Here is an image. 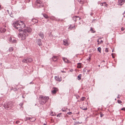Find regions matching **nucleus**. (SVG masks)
<instances>
[{"mask_svg": "<svg viewBox=\"0 0 125 125\" xmlns=\"http://www.w3.org/2000/svg\"><path fill=\"white\" fill-rule=\"evenodd\" d=\"M101 48H100V47H99L98 48L97 50L100 53H101Z\"/></svg>", "mask_w": 125, "mask_h": 125, "instance_id": "nucleus-27", "label": "nucleus"}, {"mask_svg": "<svg viewBox=\"0 0 125 125\" xmlns=\"http://www.w3.org/2000/svg\"><path fill=\"white\" fill-rule=\"evenodd\" d=\"M90 30L91 31V32L92 33H94L95 32V31H94L92 27L91 28Z\"/></svg>", "mask_w": 125, "mask_h": 125, "instance_id": "nucleus-28", "label": "nucleus"}, {"mask_svg": "<svg viewBox=\"0 0 125 125\" xmlns=\"http://www.w3.org/2000/svg\"><path fill=\"white\" fill-rule=\"evenodd\" d=\"M6 27V25H4L3 26V27L0 28V33H2L6 31L5 27Z\"/></svg>", "mask_w": 125, "mask_h": 125, "instance_id": "nucleus-8", "label": "nucleus"}, {"mask_svg": "<svg viewBox=\"0 0 125 125\" xmlns=\"http://www.w3.org/2000/svg\"><path fill=\"white\" fill-rule=\"evenodd\" d=\"M100 4L101 6H103V3H101Z\"/></svg>", "mask_w": 125, "mask_h": 125, "instance_id": "nucleus-44", "label": "nucleus"}, {"mask_svg": "<svg viewBox=\"0 0 125 125\" xmlns=\"http://www.w3.org/2000/svg\"><path fill=\"white\" fill-rule=\"evenodd\" d=\"M100 116L101 117H102L104 115V114H102L101 112L100 113Z\"/></svg>", "mask_w": 125, "mask_h": 125, "instance_id": "nucleus-30", "label": "nucleus"}, {"mask_svg": "<svg viewBox=\"0 0 125 125\" xmlns=\"http://www.w3.org/2000/svg\"><path fill=\"white\" fill-rule=\"evenodd\" d=\"M62 110L63 112H64L66 111V110H64L63 109H62Z\"/></svg>", "mask_w": 125, "mask_h": 125, "instance_id": "nucleus-41", "label": "nucleus"}, {"mask_svg": "<svg viewBox=\"0 0 125 125\" xmlns=\"http://www.w3.org/2000/svg\"><path fill=\"white\" fill-rule=\"evenodd\" d=\"M58 59V57L56 56H53L52 57V59L54 61H56Z\"/></svg>", "mask_w": 125, "mask_h": 125, "instance_id": "nucleus-12", "label": "nucleus"}, {"mask_svg": "<svg viewBox=\"0 0 125 125\" xmlns=\"http://www.w3.org/2000/svg\"><path fill=\"white\" fill-rule=\"evenodd\" d=\"M124 30V29L123 28V27H122L121 28V30L122 31H123Z\"/></svg>", "mask_w": 125, "mask_h": 125, "instance_id": "nucleus-39", "label": "nucleus"}, {"mask_svg": "<svg viewBox=\"0 0 125 125\" xmlns=\"http://www.w3.org/2000/svg\"><path fill=\"white\" fill-rule=\"evenodd\" d=\"M79 2L81 4V5H80V6H81L83 4L84 0H79Z\"/></svg>", "mask_w": 125, "mask_h": 125, "instance_id": "nucleus-18", "label": "nucleus"}, {"mask_svg": "<svg viewBox=\"0 0 125 125\" xmlns=\"http://www.w3.org/2000/svg\"><path fill=\"white\" fill-rule=\"evenodd\" d=\"M33 60L32 58L28 57L23 59L22 61V62L23 63H28L31 62Z\"/></svg>", "mask_w": 125, "mask_h": 125, "instance_id": "nucleus-4", "label": "nucleus"}, {"mask_svg": "<svg viewBox=\"0 0 125 125\" xmlns=\"http://www.w3.org/2000/svg\"><path fill=\"white\" fill-rule=\"evenodd\" d=\"M73 26L72 25H70V27H69L68 29L71 30L73 28Z\"/></svg>", "mask_w": 125, "mask_h": 125, "instance_id": "nucleus-26", "label": "nucleus"}, {"mask_svg": "<svg viewBox=\"0 0 125 125\" xmlns=\"http://www.w3.org/2000/svg\"><path fill=\"white\" fill-rule=\"evenodd\" d=\"M79 23H80V24H81V23H80V22H79Z\"/></svg>", "mask_w": 125, "mask_h": 125, "instance_id": "nucleus-54", "label": "nucleus"}, {"mask_svg": "<svg viewBox=\"0 0 125 125\" xmlns=\"http://www.w3.org/2000/svg\"><path fill=\"white\" fill-rule=\"evenodd\" d=\"M1 9V6H0V9Z\"/></svg>", "mask_w": 125, "mask_h": 125, "instance_id": "nucleus-50", "label": "nucleus"}, {"mask_svg": "<svg viewBox=\"0 0 125 125\" xmlns=\"http://www.w3.org/2000/svg\"><path fill=\"white\" fill-rule=\"evenodd\" d=\"M67 114H68V115H71L72 114V112H68L67 113Z\"/></svg>", "mask_w": 125, "mask_h": 125, "instance_id": "nucleus-33", "label": "nucleus"}, {"mask_svg": "<svg viewBox=\"0 0 125 125\" xmlns=\"http://www.w3.org/2000/svg\"><path fill=\"white\" fill-rule=\"evenodd\" d=\"M58 90V88H54V90L52 91V92L53 93H55Z\"/></svg>", "mask_w": 125, "mask_h": 125, "instance_id": "nucleus-17", "label": "nucleus"}, {"mask_svg": "<svg viewBox=\"0 0 125 125\" xmlns=\"http://www.w3.org/2000/svg\"><path fill=\"white\" fill-rule=\"evenodd\" d=\"M39 36L42 39H43L44 37V35L42 32H41L38 34Z\"/></svg>", "mask_w": 125, "mask_h": 125, "instance_id": "nucleus-14", "label": "nucleus"}, {"mask_svg": "<svg viewBox=\"0 0 125 125\" xmlns=\"http://www.w3.org/2000/svg\"><path fill=\"white\" fill-rule=\"evenodd\" d=\"M123 14L124 15V16L125 17V11L124 13H123Z\"/></svg>", "mask_w": 125, "mask_h": 125, "instance_id": "nucleus-38", "label": "nucleus"}, {"mask_svg": "<svg viewBox=\"0 0 125 125\" xmlns=\"http://www.w3.org/2000/svg\"><path fill=\"white\" fill-rule=\"evenodd\" d=\"M39 98L40 103L42 104H45L49 99L48 97L42 95L40 96Z\"/></svg>", "mask_w": 125, "mask_h": 125, "instance_id": "nucleus-3", "label": "nucleus"}, {"mask_svg": "<svg viewBox=\"0 0 125 125\" xmlns=\"http://www.w3.org/2000/svg\"><path fill=\"white\" fill-rule=\"evenodd\" d=\"M32 118V119H31V120L32 121V120H34V119H34H34H33V118Z\"/></svg>", "mask_w": 125, "mask_h": 125, "instance_id": "nucleus-42", "label": "nucleus"}, {"mask_svg": "<svg viewBox=\"0 0 125 125\" xmlns=\"http://www.w3.org/2000/svg\"><path fill=\"white\" fill-rule=\"evenodd\" d=\"M81 19V18H79V20H80Z\"/></svg>", "mask_w": 125, "mask_h": 125, "instance_id": "nucleus-49", "label": "nucleus"}, {"mask_svg": "<svg viewBox=\"0 0 125 125\" xmlns=\"http://www.w3.org/2000/svg\"><path fill=\"white\" fill-rule=\"evenodd\" d=\"M117 102L119 104H121L122 103V101L120 100H117Z\"/></svg>", "mask_w": 125, "mask_h": 125, "instance_id": "nucleus-31", "label": "nucleus"}, {"mask_svg": "<svg viewBox=\"0 0 125 125\" xmlns=\"http://www.w3.org/2000/svg\"><path fill=\"white\" fill-rule=\"evenodd\" d=\"M89 71H89H88V72Z\"/></svg>", "mask_w": 125, "mask_h": 125, "instance_id": "nucleus-55", "label": "nucleus"}, {"mask_svg": "<svg viewBox=\"0 0 125 125\" xmlns=\"http://www.w3.org/2000/svg\"><path fill=\"white\" fill-rule=\"evenodd\" d=\"M9 40L10 42L13 43H15L16 42V38L13 37H10L9 39Z\"/></svg>", "mask_w": 125, "mask_h": 125, "instance_id": "nucleus-6", "label": "nucleus"}, {"mask_svg": "<svg viewBox=\"0 0 125 125\" xmlns=\"http://www.w3.org/2000/svg\"><path fill=\"white\" fill-rule=\"evenodd\" d=\"M82 65L80 63H79V68H80L82 67Z\"/></svg>", "mask_w": 125, "mask_h": 125, "instance_id": "nucleus-24", "label": "nucleus"}, {"mask_svg": "<svg viewBox=\"0 0 125 125\" xmlns=\"http://www.w3.org/2000/svg\"><path fill=\"white\" fill-rule=\"evenodd\" d=\"M42 15L46 19H47L49 18V17L47 15L45 14H43Z\"/></svg>", "mask_w": 125, "mask_h": 125, "instance_id": "nucleus-19", "label": "nucleus"}, {"mask_svg": "<svg viewBox=\"0 0 125 125\" xmlns=\"http://www.w3.org/2000/svg\"><path fill=\"white\" fill-rule=\"evenodd\" d=\"M55 80L59 82H61L62 80V78L61 77H59L58 76H56L54 77Z\"/></svg>", "mask_w": 125, "mask_h": 125, "instance_id": "nucleus-7", "label": "nucleus"}, {"mask_svg": "<svg viewBox=\"0 0 125 125\" xmlns=\"http://www.w3.org/2000/svg\"><path fill=\"white\" fill-rule=\"evenodd\" d=\"M16 123H17V122H16Z\"/></svg>", "mask_w": 125, "mask_h": 125, "instance_id": "nucleus-53", "label": "nucleus"}, {"mask_svg": "<svg viewBox=\"0 0 125 125\" xmlns=\"http://www.w3.org/2000/svg\"><path fill=\"white\" fill-rule=\"evenodd\" d=\"M103 3H105V2H104Z\"/></svg>", "mask_w": 125, "mask_h": 125, "instance_id": "nucleus-51", "label": "nucleus"}, {"mask_svg": "<svg viewBox=\"0 0 125 125\" xmlns=\"http://www.w3.org/2000/svg\"><path fill=\"white\" fill-rule=\"evenodd\" d=\"M82 75L81 74H80L79 75V80H80L81 79Z\"/></svg>", "mask_w": 125, "mask_h": 125, "instance_id": "nucleus-32", "label": "nucleus"}, {"mask_svg": "<svg viewBox=\"0 0 125 125\" xmlns=\"http://www.w3.org/2000/svg\"><path fill=\"white\" fill-rule=\"evenodd\" d=\"M73 70H71V72H72V71Z\"/></svg>", "mask_w": 125, "mask_h": 125, "instance_id": "nucleus-48", "label": "nucleus"}, {"mask_svg": "<svg viewBox=\"0 0 125 125\" xmlns=\"http://www.w3.org/2000/svg\"><path fill=\"white\" fill-rule=\"evenodd\" d=\"M13 48L12 47H11L9 49V51L10 52H11L13 51Z\"/></svg>", "mask_w": 125, "mask_h": 125, "instance_id": "nucleus-22", "label": "nucleus"}, {"mask_svg": "<svg viewBox=\"0 0 125 125\" xmlns=\"http://www.w3.org/2000/svg\"><path fill=\"white\" fill-rule=\"evenodd\" d=\"M80 108H81L82 109H83V110H86L87 109V107H80Z\"/></svg>", "mask_w": 125, "mask_h": 125, "instance_id": "nucleus-23", "label": "nucleus"}, {"mask_svg": "<svg viewBox=\"0 0 125 125\" xmlns=\"http://www.w3.org/2000/svg\"><path fill=\"white\" fill-rule=\"evenodd\" d=\"M4 106L5 108H9V107L8 105H4Z\"/></svg>", "mask_w": 125, "mask_h": 125, "instance_id": "nucleus-25", "label": "nucleus"}, {"mask_svg": "<svg viewBox=\"0 0 125 125\" xmlns=\"http://www.w3.org/2000/svg\"><path fill=\"white\" fill-rule=\"evenodd\" d=\"M89 71H89H88V72Z\"/></svg>", "mask_w": 125, "mask_h": 125, "instance_id": "nucleus-57", "label": "nucleus"}, {"mask_svg": "<svg viewBox=\"0 0 125 125\" xmlns=\"http://www.w3.org/2000/svg\"><path fill=\"white\" fill-rule=\"evenodd\" d=\"M63 59L65 62L67 63H69L70 62L69 61L67 58H63Z\"/></svg>", "mask_w": 125, "mask_h": 125, "instance_id": "nucleus-15", "label": "nucleus"}, {"mask_svg": "<svg viewBox=\"0 0 125 125\" xmlns=\"http://www.w3.org/2000/svg\"><path fill=\"white\" fill-rule=\"evenodd\" d=\"M118 98H120V97H119V95H118L117 97Z\"/></svg>", "mask_w": 125, "mask_h": 125, "instance_id": "nucleus-43", "label": "nucleus"}, {"mask_svg": "<svg viewBox=\"0 0 125 125\" xmlns=\"http://www.w3.org/2000/svg\"><path fill=\"white\" fill-rule=\"evenodd\" d=\"M100 44H101V43H103V41H102V40H100Z\"/></svg>", "mask_w": 125, "mask_h": 125, "instance_id": "nucleus-35", "label": "nucleus"}, {"mask_svg": "<svg viewBox=\"0 0 125 125\" xmlns=\"http://www.w3.org/2000/svg\"><path fill=\"white\" fill-rule=\"evenodd\" d=\"M32 29L29 27H27L21 31L19 37L22 40L26 39L28 36V34L31 32Z\"/></svg>", "mask_w": 125, "mask_h": 125, "instance_id": "nucleus-1", "label": "nucleus"}, {"mask_svg": "<svg viewBox=\"0 0 125 125\" xmlns=\"http://www.w3.org/2000/svg\"><path fill=\"white\" fill-rule=\"evenodd\" d=\"M50 19L52 20H53L55 19V18L54 17L52 16L50 17Z\"/></svg>", "mask_w": 125, "mask_h": 125, "instance_id": "nucleus-29", "label": "nucleus"}, {"mask_svg": "<svg viewBox=\"0 0 125 125\" xmlns=\"http://www.w3.org/2000/svg\"><path fill=\"white\" fill-rule=\"evenodd\" d=\"M77 64V68H78V63Z\"/></svg>", "mask_w": 125, "mask_h": 125, "instance_id": "nucleus-46", "label": "nucleus"}, {"mask_svg": "<svg viewBox=\"0 0 125 125\" xmlns=\"http://www.w3.org/2000/svg\"><path fill=\"white\" fill-rule=\"evenodd\" d=\"M61 72L62 73H65V72H64V71H62Z\"/></svg>", "mask_w": 125, "mask_h": 125, "instance_id": "nucleus-45", "label": "nucleus"}, {"mask_svg": "<svg viewBox=\"0 0 125 125\" xmlns=\"http://www.w3.org/2000/svg\"><path fill=\"white\" fill-rule=\"evenodd\" d=\"M125 0H119L118 1V4L121 6L125 2Z\"/></svg>", "mask_w": 125, "mask_h": 125, "instance_id": "nucleus-9", "label": "nucleus"}, {"mask_svg": "<svg viewBox=\"0 0 125 125\" xmlns=\"http://www.w3.org/2000/svg\"><path fill=\"white\" fill-rule=\"evenodd\" d=\"M32 22H33L32 24H35L38 22V21L35 19H33L32 20Z\"/></svg>", "mask_w": 125, "mask_h": 125, "instance_id": "nucleus-13", "label": "nucleus"}, {"mask_svg": "<svg viewBox=\"0 0 125 125\" xmlns=\"http://www.w3.org/2000/svg\"><path fill=\"white\" fill-rule=\"evenodd\" d=\"M36 43L39 46L42 45V43L41 40L39 39H38L36 42Z\"/></svg>", "mask_w": 125, "mask_h": 125, "instance_id": "nucleus-10", "label": "nucleus"}, {"mask_svg": "<svg viewBox=\"0 0 125 125\" xmlns=\"http://www.w3.org/2000/svg\"><path fill=\"white\" fill-rule=\"evenodd\" d=\"M102 62H104V61H102Z\"/></svg>", "mask_w": 125, "mask_h": 125, "instance_id": "nucleus-52", "label": "nucleus"}, {"mask_svg": "<svg viewBox=\"0 0 125 125\" xmlns=\"http://www.w3.org/2000/svg\"><path fill=\"white\" fill-rule=\"evenodd\" d=\"M112 54H113V53H112V57H113V58H114V57H113V55H112Z\"/></svg>", "mask_w": 125, "mask_h": 125, "instance_id": "nucleus-47", "label": "nucleus"}, {"mask_svg": "<svg viewBox=\"0 0 125 125\" xmlns=\"http://www.w3.org/2000/svg\"><path fill=\"white\" fill-rule=\"evenodd\" d=\"M13 26L15 28L18 29L19 28H23L25 27L24 21H18L13 23Z\"/></svg>", "mask_w": 125, "mask_h": 125, "instance_id": "nucleus-2", "label": "nucleus"}, {"mask_svg": "<svg viewBox=\"0 0 125 125\" xmlns=\"http://www.w3.org/2000/svg\"><path fill=\"white\" fill-rule=\"evenodd\" d=\"M105 51L106 52H108V48H106L105 49Z\"/></svg>", "mask_w": 125, "mask_h": 125, "instance_id": "nucleus-34", "label": "nucleus"}, {"mask_svg": "<svg viewBox=\"0 0 125 125\" xmlns=\"http://www.w3.org/2000/svg\"><path fill=\"white\" fill-rule=\"evenodd\" d=\"M32 119V118H31L30 117H27L26 118V119L25 120V121H26L28 120H29L31 122H33L35 120V119H34V120L32 121L31 120V119Z\"/></svg>", "mask_w": 125, "mask_h": 125, "instance_id": "nucleus-16", "label": "nucleus"}, {"mask_svg": "<svg viewBox=\"0 0 125 125\" xmlns=\"http://www.w3.org/2000/svg\"><path fill=\"white\" fill-rule=\"evenodd\" d=\"M121 110H123L124 111H125V107H123V108H122L121 109Z\"/></svg>", "mask_w": 125, "mask_h": 125, "instance_id": "nucleus-37", "label": "nucleus"}, {"mask_svg": "<svg viewBox=\"0 0 125 125\" xmlns=\"http://www.w3.org/2000/svg\"><path fill=\"white\" fill-rule=\"evenodd\" d=\"M61 114H60L59 115H57V117H60V115H61Z\"/></svg>", "mask_w": 125, "mask_h": 125, "instance_id": "nucleus-40", "label": "nucleus"}, {"mask_svg": "<svg viewBox=\"0 0 125 125\" xmlns=\"http://www.w3.org/2000/svg\"><path fill=\"white\" fill-rule=\"evenodd\" d=\"M89 71H89H88V72Z\"/></svg>", "mask_w": 125, "mask_h": 125, "instance_id": "nucleus-56", "label": "nucleus"}, {"mask_svg": "<svg viewBox=\"0 0 125 125\" xmlns=\"http://www.w3.org/2000/svg\"><path fill=\"white\" fill-rule=\"evenodd\" d=\"M100 40L99 39H98L97 40V42H98V44H100Z\"/></svg>", "mask_w": 125, "mask_h": 125, "instance_id": "nucleus-36", "label": "nucleus"}, {"mask_svg": "<svg viewBox=\"0 0 125 125\" xmlns=\"http://www.w3.org/2000/svg\"><path fill=\"white\" fill-rule=\"evenodd\" d=\"M85 97H82L80 99V101H83L85 99Z\"/></svg>", "mask_w": 125, "mask_h": 125, "instance_id": "nucleus-21", "label": "nucleus"}, {"mask_svg": "<svg viewBox=\"0 0 125 125\" xmlns=\"http://www.w3.org/2000/svg\"><path fill=\"white\" fill-rule=\"evenodd\" d=\"M35 5L39 8L43 7V6L42 2L40 0H37L35 3Z\"/></svg>", "mask_w": 125, "mask_h": 125, "instance_id": "nucleus-5", "label": "nucleus"}, {"mask_svg": "<svg viewBox=\"0 0 125 125\" xmlns=\"http://www.w3.org/2000/svg\"><path fill=\"white\" fill-rule=\"evenodd\" d=\"M63 44L65 45L68 46L69 44V43L68 41L66 40H63Z\"/></svg>", "mask_w": 125, "mask_h": 125, "instance_id": "nucleus-11", "label": "nucleus"}, {"mask_svg": "<svg viewBox=\"0 0 125 125\" xmlns=\"http://www.w3.org/2000/svg\"><path fill=\"white\" fill-rule=\"evenodd\" d=\"M77 18L78 17L75 16L73 17V19L74 21H76V20H77Z\"/></svg>", "mask_w": 125, "mask_h": 125, "instance_id": "nucleus-20", "label": "nucleus"}]
</instances>
